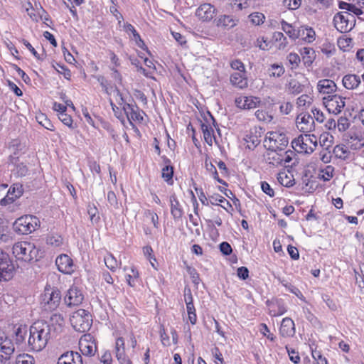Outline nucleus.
I'll use <instances>...</instances> for the list:
<instances>
[{
    "instance_id": "0e129e2a",
    "label": "nucleus",
    "mask_w": 364,
    "mask_h": 364,
    "mask_svg": "<svg viewBox=\"0 0 364 364\" xmlns=\"http://www.w3.org/2000/svg\"><path fill=\"white\" fill-rule=\"evenodd\" d=\"M230 66L232 69L237 70V72H245V68L243 63L240 60H234L230 63Z\"/></svg>"
},
{
    "instance_id": "4be33fe9",
    "label": "nucleus",
    "mask_w": 364,
    "mask_h": 364,
    "mask_svg": "<svg viewBox=\"0 0 364 364\" xmlns=\"http://www.w3.org/2000/svg\"><path fill=\"white\" fill-rule=\"evenodd\" d=\"M57 364H83V363L79 353L68 351L60 356Z\"/></svg>"
},
{
    "instance_id": "39448f33",
    "label": "nucleus",
    "mask_w": 364,
    "mask_h": 364,
    "mask_svg": "<svg viewBox=\"0 0 364 364\" xmlns=\"http://www.w3.org/2000/svg\"><path fill=\"white\" fill-rule=\"evenodd\" d=\"M289 144V139L284 132H268L264 140V146L267 149H277L284 151Z\"/></svg>"
},
{
    "instance_id": "e433bc0d",
    "label": "nucleus",
    "mask_w": 364,
    "mask_h": 364,
    "mask_svg": "<svg viewBox=\"0 0 364 364\" xmlns=\"http://www.w3.org/2000/svg\"><path fill=\"white\" fill-rule=\"evenodd\" d=\"M139 274L136 267H132L130 273L126 275V281L130 287H135L138 282Z\"/></svg>"
},
{
    "instance_id": "bf43d9fd",
    "label": "nucleus",
    "mask_w": 364,
    "mask_h": 364,
    "mask_svg": "<svg viewBox=\"0 0 364 364\" xmlns=\"http://www.w3.org/2000/svg\"><path fill=\"white\" fill-rule=\"evenodd\" d=\"M186 309L188 316V320L191 324L194 325L197 321V316L196 314V309L194 305L186 306Z\"/></svg>"
},
{
    "instance_id": "dca6fc26",
    "label": "nucleus",
    "mask_w": 364,
    "mask_h": 364,
    "mask_svg": "<svg viewBox=\"0 0 364 364\" xmlns=\"http://www.w3.org/2000/svg\"><path fill=\"white\" fill-rule=\"evenodd\" d=\"M55 264L58 269L63 274H70L75 270L73 259L67 255L63 254L57 257Z\"/></svg>"
},
{
    "instance_id": "a18cd8bd",
    "label": "nucleus",
    "mask_w": 364,
    "mask_h": 364,
    "mask_svg": "<svg viewBox=\"0 0 364 364\" xmlns=\"http://www.w3.org/2000/svg\"><path fill=\"white\" fill-rule=\"evenodd\" d=\"M15 364H35V360L32 355L23 353L16 358Z\"/></svg>"
},
{
    "instance_id": "37998d69",
    "label": "nucleus",
    "mask_w": 364,
    "mask_h": 364,
    "mask_svg": "<svg viewBox=\"0 0 364 364\" xmlns=\"http://www.w3.org/2000/svg\"><path fill=\"white\" fill-rule=\"evenodd\" d=\"M51 325L55 326V329L61 328L65 324V319L62 314L59 313H54L50 318Z\"/></svg>"
},
{
    "instance_id": "9d476101",
    "label": "nucleus",
    "mask_w": 364,
    "mask_h": 364,
    "mask_svg": "<svg viewBox=\"0 0 364 364\" xmlns=\"http://www.w3.org/2000/svg\"><path fill=\"white\" fill-rule=\"evenodd\" d=\"M346 98L338 95H328L323 98V103L330 113L337 114L345 106Z\"/></svg>"
},
{
    "instance_id": "9b49d317",
    "label": "nucleus",
    "mask_w": 364,
    "mask_h": 364,
    "mask_svg": "<svg viewBox=\"0 0 364 364\" xmlns=\"http://www.w3.org/2000/svg\"><path fill=\"white\" fill-rule=\"evenodd\" d=\"M84 295L82 290L76 286H72L67 291L64 301L68 306H75L82 304Z\"/></svg>"
},
{
    "instance_id": "5701e85b",
    "label": "nucleus",
    "mask_w": 364,
    "mask_h": 364,
    "mask_svg": "<svg viewBox=\"0 0 364 364\" xmlns=\"http://www.w3.org/2000/svg\"><path fill=\"white\" fill-rule=\"evenodd\" d=\"M279 333L283 337H291L295 334V324L291 318L286 317L282 319Z\"/></svg>"
},
{
    "instance_id": "f704fd0d",
    "label": "nucleus",
    "mask_w": 364,
    "mask_h": 364,
    "mask_svg": "<svg viewBox=\"0 0 364 364\" xmlns=\"http://www.w3.org/2000/svg\"><path fill=\"white\" fill-rule=\"evenodd\" d=\"M14 334L16 336V343L17 345L21 344L25 340L27 334V328L26 326L19 325L17 327H14Z\"/></svg>"
},
{
    "instance_id": "473e14b6",
    "label": "nucleus",
    "mask_w": 364,
    "mask_h": 364,
    "mask_svg": "<svg viewBox=\"0 0 364 364\" xmlns=\"http://www.w3.org/2000/svg\"><path fill=\"white\" fill-rule=\"evenodd\" d=\"M201 129L203 134V137L205 142L212 146L213 139H215L214 129L210 124L202 123Z\"/></svg>"
},
{
    "instance_id": "6e6552de",
    "label": "nucleus",
    "mask_w": 364,
    "mask_h": 364,
    "mask_svg": "<svg viewBox=\"0 0 364 364\" xmlns=\"http://www.w3.org/2000/svg\"><path fill=\"white\" fill-rule=\"evenodd\" d=\"M291 144L296 151L305 154L312 153L317 145L316 141H313L309 135H301L294 139Z\"/></svg>"
},
{
    "instance_id": "c9c22d12",
    "label": "nucleus",
    "mask_w": 364,
    "mask_h": 364,
    "mask_svg": "<svg viewBox=\"0 0 364 364\" xmlns=\"http://www.w3.org/2000/svg\"><path fill=\"white\" fill-rule=\"evenodd\" d=\"M106 267L112 272H115L116 269L121 265V262H118L116 258L112 254H107L104 258Z\"/></svg>"
},
{
    "instance_id": "49530a36",
    "label": "nucleus",
    "mask_w": 364,
    "mask_h": 364,
    "mask_svg": "<svg viewBox=\"0 0 364 364\" xmlns=\"http://www.w3.org/2000/svg\"><path fill=\"white\" fill-rule=\"evenodd\" d=\"M272 38L274 41L279 43V49H284L286 48L287 45V38L284 36V34L282 32H274L273 33Z\"/></svg>"
},
{
    "instance_id": "69168bd1",
    "label": "nucleus",
    "mask_w": 364,
    "mask_h": 364,
    "mask_svg": "<svg viewBox=\"0 0 364 364\" xmlns=\"http://www.w3.org/2000/svg\"><path fill=\"white\" fill-rule=\"evenodd\" d=\"M311 112L314 115V120H316L319 123L323 122L325 119V117L323 113L317 108H313L311 109Z\"/></svg>"
},
{
    "instance_id": "864d4df0",
    "label": "nucleus",
    "mask_w": 364,
    "mask_h": 364,
    "mask_svg": "<svg viewBox=\"0 0 364 364\" xmlns=\"http://www.w3.org/2000/svg\"><path fill=\"white\" fill-rule=\"evenodd\" d=\"M304 86L295 80H291L289 83V89L294 95H297L303 91Z\"/></svg>"
},
{
    "instance_id": "a878e982",
    "label": "nucleus",
    "mask_w": 364,
    "mask_h": 364,
    "mask_svg": "<svg viewBox=\"0 0 364 364\" xmlns=\"http://www.w3.org/2000/svg\"><path fill=\"white\" fill-rule=\"evenodd\" d=\"M317 89L321 93L331 94L336 91V85L331 80L322 79L318 82Z\"/></svg>"
},
{
    "instance_id": "423d86ee",
    "label": "nucleus",
    "mask_w": 364,
    "mask_h": 364,
    "mask_svg": "<svg viewBox=\"0 0 364 364\" xmlns=\"http://www.w3.org/2000/svg\"><path fill=\"white\" fill-rule=\"evenodd\" d=\"M73 328L79 332L88 331L92 325V316L85 309H78L73 314L70 318Z\"/></svg>"
},
{
    "instance_id": "a19ab883",
    "label": "nucleus",
    "mask_w": 364,
    "mask_h": 364,
    "mask_svg": "<svg viewBox=\"0 0 364 364\" xmlns=\"http://www.w3.org/2000/svg\"><path fill=\"white\" fill-rule=\"evenodd\" d=\"M205 166L206 170L212 175L214 179L221 184L227 185L225 181L219 178L216 168L211 162H208L206 160L205 162Z\"/></svg>"
},
{
    "instance_id": "bb28decb",
    "label": "nucleus",
    "mask_w": 364,
    "mask_h": 364,
    "mask_svg": "<svg viewBox=\"0 0 364 364\" xmlns=\"http://www.w3.org/2000/svg\"><path fill=\"white\" fill-rule=\"evenodd\" d=\"M266 161L273 166H278L282 164V151L277 149H268L265 155Z\"/></svg>"
},
{
    "instance_id": "6e6d98bb",
    "label": "nucleus",
    "mask_w": 364,
    "mask_h": 364,
    "mask_svg": "<svg viewBox=\"0 0 364 364\" xmlns=\"http://www.w3.org/2000/svg\"><path fill=\"white\" fill-rule=\"evenodd\" d=\"M58 119L65 125L68 126L70 129H74L75 126L73 124V121L70 115L65 113L58 114Z\"/></svg>"
},
{
    "instance_id": "09e8293b",
    "label": "nucleus",
    "mask_w": 364,
    "mask_h": 364,
    "mask_svg": "<svg viewBox=\"0 0 364 364\" xmlns=\"http://www.w3.org/2000/svg\"><path fill=\"white\" fill-rule=\"evenodd\" d=\"M249 18L252 24L259 26L264 23L265 16L260 12H254L249 15Z\"/></svg>"
},
{
    "instance_id": "0eeeda50",
    "label": "nucleus",
    "mask_w": 364,
    "mask_h": 364,
    "mask_svg": "<svg viewBox=\"0 0 364 364\" xmlns=\"http://www.w3.org/2000/svg\"><path fill=\"white\" fill-rule=\"evenodd\" d=\"M15 267L8 254L0 250V281H9L14 274Z\"/></svg>"
},
{
    "instance_id": "ddd939ff",
    "label": "nucleus",
    "mask_w": 364,
    "mask_h": 364,
    "mask_svg": "<svg viewBox=\"0 0 364 364\" xmlns=\"http://www.w3.org/2000/svg\"><path fill=\"white\" fill-rule=\"evenodd\" d=\"M354 16L348 13L338 14L334 17V22L338 30L342 32H347L352 29Z\"/></svg>"
},
{
    "instance_id": "2f4dec72",
    "label": "nucleus",
    "mask_w": 364,
    "mask_h": 364,
    "mask_svg": "<svg viewBox=\"0 0 364 364\" xmlns=\"http://www.w3.org/2000/svg\"><path fill=\"white\" fill-rule=\"evenodd\" d=\"M281 25L282 31L285 32L290 38L296 40L299 38V27L298 28H295V27L291 24H289L284 21H282Z\"/></svg>"
},
{
    "instance_id": "cd10ccee",
    "label": "nucleus",
    "mask_w": 364,
    "mask_h": 364,
    "mask_svg": "<svg viewBox=\"0 0 364 364\" xmlns=\"http://www.w3.org/2000/svg\"><path fill=\"white\" fill-rule=\"evenodd\" d=\"M343 86L348 90H353L360 84V78L358 75L353 74L346 75L342 80Z\"/></svg>"
},
{
    "instance_id": "c756f323",
    "label": "nucleus",
    "mask_w": 364,
    "mask_h": 364,
    "mask_svg": "<svg viewBox=\"0 0 364 364\" xmlns=\"http://www.w3.org/2000/svg\"><path fill=\"white\" fill-rule=\"evenodd\" d=\"M299 38L304 41L310 43L315 41L316 33L312 28L301 26L299 27Z\"/></svg>"
},
{
    "instance_id": "b1692460",
    "label": "nucleus",
    "mask_w": 364,
    "mask_h": 364,
    "mask_svg": "<svg viewBox=\"0 0 364 364\" xmlns=\"http://www.w3.org/2000/svg\"><path fill=\"white\" fill-rule=\"evenodd\" d=\"M230 82L233 86L240 89H244L247 87V79L245 76V72H235L230 75Z\"/></svg>"
},
{
    "instance_id": "338daca9",
    "label": "nucleus",
    "mask_w": 364,
    "mask_h": 364,
    "mask_svg": "<svg viewBox=\"0 0 364 364\" xmlns=\"http://www.w3.org/2000/svg\"><path fill=\"white\" fill-rule=\"evenodd\" d=\"M62 238L58 235H52L49 236L47 238V243L51 245H54L55 247L60 246L62 244Z\"/></svg>"
},
{
    "instance_id": "052dcab7",
    "label": "nucleus",
    "mask_w": 364,
    "mask_h": 364,
    "mask_svg": "<svg viewBox=\"0 0 364 364\" xmlns=\"http://www.w3.org/2000/svg\"><path fill=\"white\" fill-rule=\"evenodd\" d=\"M87 213L90 215V220L92 223H97L99 221L100 217L96 215V214L97 213V209L96 208V207L94 205H88Z\"/></svg>"
},
{
    "instance_id": "de8ad7c7",
    "label": "nucleus",
    "mask_w": 364,
    "mask_h": 364,
    "mask_svg": "<svg viewBox=\"0 0 364 364\" xmlns=\"http://www.w3.org/2000/svg\"><path fill=\"white\" fill-rule=\"evenodd\" d=\"M269 75L271 77H280L284 73V68L282 65L273 64L268 70Z\"/></svg>"
},
{
    "instance_id": "3c124183",
    "label": "nucleus",
    "mask_w": 364,
    "mask_h": 364,
    "mask_svg": "<svg viewBox=\"0 0 364 364\" xmlns=\"http://www.w3.org/2000/svg\"><path fill=\"white\" fill-rule=\"evenodd\" d=\"M313 101V98L308 95H302L296 100V105L299 107H309Z\"/></svg>"
},
{
    "instance_id": "1a4fd4ad",
    "label": "nucleus",
    "mask_w": 364,
    "mask_h": 364,
    "mask_svg": "<svg viewBox=\"0 0 364 364\" xmlns=\"http://www.w3.org/2000/svg\"><path fill=\"white\" fill-rule=\"evenodd\" d=\"M123 111L132 127H134V122L139 124L142 123L145 112L140 109L134 101L129 105H124Z\"/></svg>"
},
{
    "instance_id": "6ab92c4d",
    "label": "nucleus",
    "mask_w": 364,
    "mask_h": 364,
    "mask_svg": "<svg viewBox=\"0 0 364 364\" xmlns=\"http://www.w3.org/2000/svg\"><path fill=\"white\" fill-rule=\"evenodd\" d=\"M115 356L119 364H132V361L125 353V344L124 338L119 337L115 342Z\"/></svg>"
},
{
    "instance_id": "c85d7f7f",
    "label": "nucleus",
    "mask_w": 364,
    "mask_h": 364,
    "mask_svg": "<svg viewBox=\"0 0 364 364\" xmlns=\"http://www.w3.org/2000/svg\"><path fill=\"white\" fill-rule=\"evenodd\" d=\"M171 204V213L174 219H179L182 217L183 211L182 207L175 195H172L169 198Z\"/></svg>"
},
{
    "instance_id": "f257e3e1",
    "label": "nucleus",
    "mask_w": 364,
    "mask_h": 364,
    "mask_svg": "<svg viewBox=\"0 0 364 364\" xmlns=\"http://www.w3.org/2000/svg\"><path fill=\"white\" fill-rule=\"evenodd\" d=\"M28 347L31 350L41 351L47 345L50 337V326L44 321L34 322L29 328Z\"/></svg>"
},
{
    "instance_id": "603ef678",
    "label": "nucleus",
    "mask_w": 364,
    "mask_h": 364,
    "mask_svg": "<svg viewBox=\"0 0 364 364\" xmlns=\"http://www.w3.org/2000/svg\"><path fill=\"white\" fill-rule=\"evenodd\" d=\"M209 201L212 205H218V203H225L230 208H232L230 203L223 196L219 194H213L209 197Z\"/></svg>"
},
{
    "instance_id": "e2e57ef3",
    "label": "nucleus",
    "mask_w": 364,
    "mask_h": 364,
    "mask_svg": "<svg viewBox=\"0 0 364 364\" xmlns=\"http://www.w3.org/2000/svg\"><path fill=\"white\" fill-rule=\"evenodd\" d=\"M312 357L316 362V364H328L327 359L323 357L318 350H312Z\"/></svg>"
},
{
    "instance_id": "7ed1b4c3",
    "label": "nucleus",
    "mask_w": 364,
    "mask_h": 364,
    "mask_svg": "<svg viewBox=\"0 0 364 364\" xmlns=\"http://www.w3.org/2000/svg\"><path fill=\"white\" fill-rule=\"evenodd\" d=\"M61 301L60 291L56 288L50 286L46 287L43 294L41 296V306L45 311L55 310Z\"/></svg>"
},
{
    "instance_id": "f8f14e48",
    "label": "nucleus",
    "mask_w": 364,
    "mask_h": 364,
    "mask_svg": "<svg viewBox=\"0 0 364 364\" xmlns=\"http://www.w3.org/2000/svg\"><path fill=\"white\" fill-rule=\"evenodd\" d=\"M261 103L260 98L255 96L240 95L235 97V105L241 109H255Z\"/></svg>"
},
{
    "instance_id": "72a5a7b5",
    "label": "nucleus",
    "mask_w": 364,
    "mask_h": 364,
    "mask_svg": "<svg viewBox=\"0 0 364 364\" xmlns=\"http://www.w3.org/2000/svg\"><path fill=\"white\" fill-rule=\"evenodd\" d=\"M124 31L127 33L128 34H130L132 33L133 35V39L136 41L137 46L140 48H143L144 45V41L141 40L139 34L138 33V32L136 31V29L134 28V27L129 23H126L124 24Z\"/></svg>"
},
{
    "instance_id": "c03bdc74",
    "label": "nucleus",
    "mask_w": 364,
    "mask_h": 364,
    "mask_svg": "<svg viewBox=\"0 0 364 364\" xmlns=\"http://www.w3.org/2000/svg\"><path fill=\"white\" fill-rule=\"evenodd\" d=\"M37 122L48 130L53 131L54 126L44 114H39L36 116Z\"/></svg>"
},
{
    "instance_id": "8fccbe9b",
    "label": "nucleus",
    "mask_w": 364,
    "mask_h": 364,
    "mask_svg": "<svg viewBox=\"0 0 364 364\" xmlns=\"http://www.w3.org/2000/svg\"><path fill=\"white\" fill-rule=\"evenodd\" d=\"M255 115L259 121L264 122L266 123H269L273 119L272 114L262 109L257 110Z\"/></svg>"
},
{
    "instance_id": "7c9ffc66",
    "label": "nucleus",
    "mask_w": 364,
    "mask_h": 364,
    "mask_svg": "<svg viewBox=\"0 0 364 364\" xmlns=\"http://www.w3.org/2000/svg\"><path fill=\"white\" fill-rule=\"evenodd\" d=\"M237 20L232 16L223 15L220 16L216 21V25L218 27H223L225 28H231L237 25Z\"/></svg>"
},
{
    "instance_id": "20e7f679",
    "label": "nucleus",
    "mask_w": 364,
    "mask_h": 364,
    "mask_svg": "<svg viewBox=\"0 0 364 364\" xmlns=\"http://www.w3.org/2000/svg\"><path fill=\"white\" fill-rule=\"evenodd\" d=\"M40 227L39 219L31 215H26L16 220L13 228L18 234L28 235L35 231Z\"/></svg>"
},
{
    "instance_id": "79ce46f5",
    "label": "nucleus",
    "mask_w": 364,
    "mask_h": 364,
    "mask_svg": "<svg viewBox=\"0 0 364 364\" xmlns=\"http://www.w3.org/2000/svg\"><path fill=\"white\" fill-rule=\"evenodd\" d=\"M277 180L281 185L285 187H291L294 184L292 177L288 176L284 172H281L278 174Z\"/></svg>"
},
{
    "instance_id": "4c0bfd02",
    "label": "nucleus",
    "mask_w": 364,
    "mask_h": 364,
    "mask_svg": "<svg viewBox=\"0 0 364 364\" xmlns=\"http://www.w3.org/2000/svg\"><path fill=\"white\" fill-rule=\"evenodd\" d=\"M333 173L334 168L332 166H326L320 170L318 178L324 181H328L333 178Z\"/></svg>"
},
{
    "instance_id": "5fc2aeb1",
    "label": "nucleus",
    "mask_w": 364,
    "mask_h": 364,
    "mask_svg": "<svg viewBox=\"0 0 364 364\" xmlns=\"http://www.w3.org/2000/svg\"><path fill=\"white\" fill-rule=\"evenodd\" d=\"M352 39L350 38L341 37L337 41L339 48L343 51L348 50L350 48Z\"/></svg>"
},
{
    "instance_id": "f3484780",
    "label": "nucleus",
    "mask_w": 364,
    "mask_h": 364,
    "mask_svg": "<svg viewBox=\"0 0 364 364\" xmlns=\"http://www.w3.org/2000/svg\"><path fill=\"white\" fill-rule=\"evenodd\" d=\"M79 348L81 353L87 356L93 355L97 351L96 344L92 341L90 335H85L80 339Z\"/></svg>"
},
{
    "instance_id": "13d9d810",
    "label": "nucleus",
    "mask_w": 364,
    "mask_h": 364,
    "mask_svg": "<svg viewBox=\"0 0 364 364\" xmlns=\"http://www.w3.org/2000/svg\"><path fill=\"white\" fill-rule=\"evenodd\" d=\"M187 272L190 275L192 282L196 286H198L199 284V283L200 282V279L199 274L197 272L196 269L195 268L188 267L187 268Z\"/></svg>"
},
{
    "instance_id": "393cba45",
    "label": "nucleus",
    "mask_w": 364,
    "mask_h": 364,
    "mask_svg": "<svg viewBox=\"0 0 364 364\" xmlns=\"http://www.w3.org/2000/svg\"><path fill=\"white\" fill-rule=\"evenodd\" d=\"M269 306V314L272 316L283 315L287 311V307L282 299H277L275 301H272Z\"/></svg>"
},
{
    "instance_id": "a211bd4d",
    "label": "nucleus",
    "mask_w": 364,
    "mask_h": 364,
    "mask_svg": "<svg viewBox=\"0 0 364 364\" xmlns=\"http://www.w3.org/2000/svg\"><path fill=\"white\" fill-rule=\"evenodd\" d=\"M23 192V186L21 184L15 183L9 189L6 196L1 200V205H6L20 198Z\"/></svg>"
},
{
    "instance_id": "2eb2a0df",
    "label": "nucleus",
    "mask_w": 364,
    "mask_h": 364,
    "mask_svg": "<svg viewBox=\"0 0 364 364\" xmlns=\"http://www.w3.org/2000/svg\"><path fill=\"white\" fill-rule=\"evenodd\" d=\"M216 15V9L210 4H201L196 11V16L203 22L210 21Z\"/></svg>"
},
{
    "instance_id": "ea45409f",
    "label": "nucleus",
    "mask_w": 364,
    "mask_h": 364,
    "mask_svg": "<svg viewBox=\"0 0 364 364\" xmlns=\"http://www.w3.org/2000/svg\"><path fill=\"white\" fill-rule=\"evenodd\" d=\"M301 54L305 65H310L313 63L314 50L310 48H303Z\"/></svg>"
},
{
    "instance_id": "774afa93",
    "label": "nucleus",
    "mask_w": 364,
    "mask_h": 364,
    "mask_svg": "<svg viewBox=\"0 0 364 364\" xmlns=\"http://www.w3.org/2000/svg\"><path fill=\"white\" fill-rule=\"evenodd\" d=\"M212 353L215 359V362L216 364H223V355L218 348L215 347V348H213L212 350Z\"/></svg>"
},
{
    "instance_id": "412c9836",
    "label": "nucleus",
    "mask_w": 364,
    "mask_h": 364,
    "mask_svg": "<svg viewBox=\"0 0 364 364\" xmlns=\"http://www.w3.org/2000/svg\"><path fill=\"white\" fill-rule=\"evenodd\" d=\"M333 153L338 159L346 161H350L354 159V152H353L348 146L345 144L336 145L333 150Z\"/></svg>"
},
{
    "instance_id": "f03ea898",
    "label": "nucleus",
    "mask_w": 364,
    "mask_h": 364,
    "mask_svg": "<svg viewBox=\"0 0 364 364\" xmlns=\"http://www.w3.org/2000/svg\"><path fill=\"white\" fill-rule=\"evenodd\" d=\"M12 252L17 260L30 262L38 259L39 250L34 243L22 241L14 245Z\"/></svg>"
},
{
    "instance_id": "680f3d73",
    "label": "nucleus",
    "mask_w": 364,
    "mask_h": 364,
    "mask_svg": "<svg viewBox=\"0 0 364 364\" xmlns=\"http://www.w3.org/2000/svg\"><path fill=\"white\" fill-rule=\"evenodd\" d=\"M287 60L292 65V68L298 67L301 61L299 55L295 53H290L287 55Z\"/></svg>"
},
{
    "instance_id": "aec40b11",
    "label": "nucleus",
    "mask_w": 364,
    "mask_h": 364,
    "mask_svg": "<svg viewBox=\"0 0 364 364\" xmlns=\"http://www.w3.org/2000/svg\"><path fill=\"white\" fill-rule=\"evenodd\" d=\"M15 351L14 343L12 339L7 336H0V355L4 358H11Z\"/></svg>"
},
{
    "instance_id": "58836bf2",
    "label": "nucleus",
    "mask_w": 364,
    "mask_h": 364,
    "mask_svg": "<svg viewBox=\"0 0 364 364\" xmlns=\"http://www.w3.org/2000/svg\"><path fill=\"white\" fill-rule=\"evenodd\" d=\"M12 173L17 177H23L27 175L28 169L23 163L18 162L14 165V168L11 170Z\"/></svg>"
},
{
    "instance_id": "4d7b16f0",
    "label": "nucleus",
    "mask_w": 364,
    "mask_h": 364,
    "mask_svg": "<svg viewBox=\"0 0 364 364\" xmlns=\"http://www.w3.org/2000/svg\"><path fill=\"white\" fill-rule=\"evenodd\" d=\"M173 175V167L171 166H166L162 169V177L168 183L170 181L172 182Z\"/></svg>"
},
{
    "instance_id": "4468645a",
    "label": "nucleus",
    "mask_w": 364,
    "mask_h": 364,
    "mask_svg": "<svg viewBox=\"0 0 364 364\" xmlns=\"http://www.w3.org/2000/svg\"><path fill=\"white\" fill-rule=\"evenodd\" d=\"M296 127L302 132H311L314 130V120L309 113H301L297 116Z\"/></svg>"
}]
</instances>
